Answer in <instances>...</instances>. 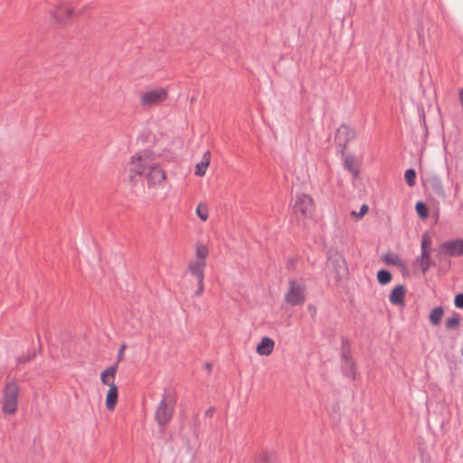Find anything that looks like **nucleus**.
Wrapping results in <instances>:
<instances>
[{
	"label": "nucleus",
	"mask_w": 463,
	"mask_h": 463,
	"mask_svg": "<svg viewBox=\"0 0 463 463\" xmlns=\"http://www.w3.org/2000/svg\"><path fill=\"white\" fill-rule=\"evenodd\" d=\"M153 161V153L149 150H142L133 156L129 163L130 181L136 182L137 177L147 171L146 176L148 186L154 187L161 184L165 179V172Z\"/></svg>",
	"instance_id": "obj_1"
},
{
	"label": "nucleus",
	"mask_w": 463,
	"mask_h": 463,
	"mask_svg": "<svg viewBox=\"0 0 463 463\" xmlns=\"http://www.w3.org/2000/svg\"><path fill=\"white\" fill-rule=\"evenodd\" d=\"M176 398L171 389H165L155 413V419L160 427L165 426L172 419Z\"/></svg>",
	"instance_id": "obj_2"
},
{
	"label": "nucleus",
	"mask_w": 463,
	"mask_h": 463,
	"mask_svg": "<svg viewBox=\"0 0 463 463\" xmlns=\"http://www.w3.org/2000/svg\"><path fill=\"white\" fill-rule=\"evenodd\" d=\"M19 386L15 382L5 384L3 392L2 410L5 414H14L17 410Z\"/></svg>",
	"instance_id": "obj_3"
},
{
	"label": "nucleus",
	"mask_w": 463,
	"mask_h": 463,
	"mask_svg": "<svg viewBox=\"0 0 463 463\" xmlns=\"http://www.w3.org/2000/svg\"><path fill=\"white\" fill-rule=\"evenodd\" d=\"M439 260H445L449 257L463 255V239L457 238L440 243L435 250Z\"/></svg>",
	"instance_id": "obj_4"
},
{
	"label": "nucleus",
	"mask_w": 463,
	"mask_h": 463,
	"mask_svg": "<svg viewBox=\"0 0 463 463\" xmlns=\"http://www.w3.org/2000/svg\"><path fill=\"white\" fill-rule=\"evenodd\" d=\"M293 212L297 216L312 218L315 212V204L311 196L306 194L297 195L293 205Z\"/></svg>",
	"instance_id": "obj_5"
},
{
	"label": "nucleus",
	"mask_w": 463,
	"mask_h": 463,
	"mask_svg": "<svg viewBox=\"0 0 463 463\" xmlns=\"http://www.w3.org/2000/svg\"><path fill=\"white\" fill-rule=\"evenodd\" d=\"M306 288L303 283L296 280L289 281V288L285 296V300L291 306H297L303 303L306 299Z\"/></svg>",
	"instance_id": "obj_6"
},
{
	"label": "nucleus",
	"mask_w": 463,
	"mask_h": 463,
	"mask_svg": "<svg viewBox=\"0 0 463 463\" xmlns=\"http://www.w3.org/2000/svg\"><path fill=\"white\" fill-rule=\"evenodd\" d=\"M355 137L354 130L346 126V125H341L335 133V145L340 147V154L341 156H345V150L347 146V144L353 140Z\"/></svg>",
	"instance_id": "obj_7"
},
{
	"label": "nucleus",
	"mask_w": 463,
	"mask_h": 463,
	"mask_svg": "<svg viewBox=\"0 0 463 463\" xmlns=\"http://www.w3.org/2000/svg\"><path fill=\"white\" fill-rule=\"evenodd\" d=\"M167 98V91L164 88L155 89L145 92L140 97V104L143 107H151L157 105Z\"/></svg>",
	"instance_id": "obj_8"
},
{
	"label": "nucleus",
	"mask_w": 463,
	"mask_h": 463,
	"mask_svg": "<svg viewBox=\"0 0 463 463\" xmlns=\"http://www.w3.org/2000/svg\"><path fill=\"white\" fill-rule=\"evenodd\" d=\"M341 368L343 373L351 379L355 378V363L353 360L347 345L344 342L341 354Z\"/></svg>",
	"instance_id": "obj_9"
},
{
	"label": "nucleus",
	"mask_w": 463,
	"mask_h": 463,
	"mask_svg": "<svg viewBox=\"0 0 463 463\" xmlns=\"http://www.w3.org/2000/svg\"><path fill=\"white\" fill-rule=\"evenodd\" d=\"M327 263L335 272V279H340L346 271V265L344 257L338 252H329L327 256Z\"/></svg>",
	"instance_id": "obj_10"
},
{
	"label": "nucleus",
	"mask_w": 463,
	"mask_h": 463,
	"mask_svg": "<svg viewBox=\"0 0 463 463\" xmlns=\"http://www.w3.org/2000/svg\"><path fill=\"white\" fill-rule=\"evenodd\" d=\"M73 14V10L71 7L60 4L55 10L52 11L51 15L55 23L62 24L67 21Z\"/></svg>",
	"instance_id": "obj_11"
},
{
	"label": "nucleus",
	"mask_w": 463,
	"mask_h": 463,
	"mask_svg": "<svg viewBox=\"0 0 463 463\" xmlns=\"http://www.w3.org/2000/svg\"><path fill=\"white\" fill-rule=\"evenodd\" d=\"M406 288L404 286L399 285L395 287L390 294L389 300L392 305L404 306V298Z\"/></svg>",
	"instance_id": "obj_12"
},
{
	"label": "nucleus",
	"mask_w": 463,
	"mask_h": 463,
	"mask_svg": "<svg viewBox=\"0 0 463 463\" xmlns=\"http://www.w3.org/2000/svg\"><path fill=\"white\" fill-rule=\"evenodd\" d=\"M117 370H118V363H116V364H112L111 366L108 367L107 369H105L100 374L101 383L109 387H111V385H116L114 381H115Z\"/></svg>",
	"instance_id": "obj_13"
},
{
	"label": "nucleus",
	"mask_w": 463,
	"mask_h": 463,
	"mask_svg": "<svg viewBox=\"0 0 463 463\" xmlns=\"http://www.w3.org/2000/svg\"><path fill=\"white\" fill-rule=\"evenodd\" d=\"M274 345H275V343L271 338H269L268 336H264L261 339V341L258 344V345L256 347V352L260 355H264V356L269 355L274 349Z\"/></svg>",
	"instance_id": "obj_14"
},
{
	"label": "nucleus",
	"mask_w": 463,
	"mask_h": 463,
	"mask_svg": "<svg viewBox=\"0 0 463 463\" xmlns=\"http://www.w3.org/2000/svg\"><path fill=\"white\" fill-rule=\"evenodd\" d=\"M206 266L205 260H195L191 261L188 265V269L190 273L194 276L198 280H203V269Z\"/></svg>",
	"instance_id": "obj_15"
},
{
	"label": "nucleus",
	"mask_w": 463,
	"mask_h": 463,
	"mask_svg": "<svg viewBox=\"0 0 463 463\" xmlns=\"http://www.w3.org/2000/svg\"><path fill=\"white\" fill-rule=\"evenodd\" d=\"M429 187H431L432 191L439 196L444 197L446 195L444 186L442 184L441 179L437 176L433 175L430 177L427 181Z\"/></svg>",
	"instance_id": "obj_16"
},
{
	"label": "nucleus",
	"mask_w": 463,
	"mask_h": 463,
	"mask_svg": "<svg viewBox=\"0 0 463 463\" xmlns=\"http://www.w3.org/2000/svg\"><path fill=\"white\" fill-rule=\"evenodd\" d=\"M118 397V387L117 385H111L109 387V392L106 397V407L109 411H113L115 409Z\"/></svg>",
	"instance_id": "obj_17"
},
{
	"label": "nucleus",
	"mask_w": 463,
	"mask_h": 463,
	"mask_svg": "<svg viewBox=\"0 0 463 463\" xmlns=\"http://www.w3.org/2000/svg\"><path fill=\"white\" fill-rule=\"evenodd\" d=\"M210 163V152L207 151L203 157L201 163L197 164L195 166L194 175L197 176H203L205 175L206 168L208 167Z\"/></svg>",
	"instance_id": "obj_18"
},
{
	"label": "nucleus",
	"mask_w": 463,
	"mask_h": 463,
	"mask_svg": "<svg viewBox=\"0 0 463 463\" xmlns=\"http://www.w3.org/2000/svg\"><path fill=\"white\" fill-rule=\"evenodd\" d=\"M416 262L419 264L421 271L425 273L430 267V257L428 250H422L420 256L417 258Z\"/></svg>",
	"instance_id": "obj_19"
},
{
	"label": "nucleus",
	"mask_w": 463,
	"mask_h": 463,
	"mask_svg": "<svg viewBox=\"0 0 463 463\" xmlns=\"http://www.w3.org/2000/svg\"><path fill=\"white\" fill-rule=\"evenodd\" d=\"M344 157L345 167L354 175H358V170L355 167V157L353 155L342 156Z\"/></svg>",
	"instance_id": "obj_20"
},
{
	"label": "nucleus",
	"mask_w": 463,
	"mask_h": 463,
	"mask_svg": "<svg viewBox=\"0 0 463 463\" xmlns=\"http://www.w3.org/2000/svg\"><path fill=\"white\" fill-rule=\"evenodd\" d=\"M443 314H444L443 307H434L430 314V322L433 326H438L441 321Z\"/></svg>",
	"instance_id": "obj_21"
},
{
	"label": "nucleus",
	"mask_w": 463,
	"mask_h": 463,
	"mask_svg": "<svg viewBox=\"0 0 463 463\" xmlns=\"http://www.w3.org/2000/svg\"><path fill=\"white\" fill-rule=\"evenodd\" d=\"M377 280L382 285H386L392 280V274L387 269H381L377 272Z\"/></svg>",
	"instance_id": "obj_22"
},
{
	"label": "nucleus",
	"mask_w": 463,
	"mask_h": 463,
	"mask_svg": "<svg viewBox=\"0 0 463 463\" xmlns=\"http://www.w3.org/2000/svg\"><path fill=\"white\" fill-rule=\"evenodd\" d=\"M415 210L418 215L422 219L427 218L429 215V209L423 202H418L415 205Z\"/></svg>",
	"instance_id": "obj_23"
},
{
	"label": "nucleus",
	"mask_w": 463,
	"mask_h": 463,
	"mask_svg": "<svg viewBox=\"0 0 463 463\" xmlns=\"http://www.w3.org/2000/svg\"><path fill=\"white\" fill-rule=\"evenodd\" d=\"M459 315L455 313L451 317L446 321V328L451 330L456 328L459 325Z\"/></svg>",
	"instance_id": "obj_24"
},
{
	"label": "nucleus",
	"mask_w": 463,
	"mask_h": 463,
	"mask_svg": "<svg viewBox=\"0 0 463 463\" xmlns=\"http://www.w3.org/2000/svg\"><path fill=\"white\" fill-rule=\"evenodd\" d=\"M404 178L409 186H414L415 185V178H416L415 170L412 168L406 170V172L404 174Z\"/></svg>",
	"instance_id": "obj_25"
},
{
	"label": "nucleus",
	"mask_w": 463,
	"mask_h": 463,
	"mask_svg": "<svg viewBox=\"0 0 463 463\" xmlns=\"http://www.w3.org/2000/svg\"><path fill=\"white\" fill-rule=\"evenodd\" d=\"M384 261L390 265H398L401 261L397 254H386L383 257Z\"/></svg>",
	"instance_id": "obj_26"
},
{
	"label": "nucleus",
	"mask_w": 463,
	"mask_h": 463,
	"mask_svg": "<svg viewBox=\"0 0 463 463\" xmlns=\"http://www.w3.org/2000/svg\"><path fill=\"white\" fill-rule=\"evenodd\" d=\"M196 213L199 218L203 221H206L208 218V211L205 205L200 203L196 208Z\"/></svg>",
	"instance_id": "obj_27"
},
{
	"label": "nucleus",
	"mask_w": 463,
	"mask_h": 463,
	"mask_svg": "<svg viewBox=\"0 0 463 463\" xmlns=\"http://www.w3.org/2000/svg\"><path fill=\"white\" fill-rule=\"evenodd\" d=\"M208 255V249L205 246L200 245L196 248V256L198 260H205Z\"/></svg>",
	"instance_id": "obj_28"
},
{
	"label": "nucleus",
	"mask_w": 463,
	"mask_h": 463,
	"mask_svg": "<svg viewBox=\"0 0 463 463\" xmlns=\"http://www.w3.org/2000/svg\"><path fill=\"white\" fill-rule=\"evenodd\" d=\"M429 243H430V237L428 234L424 233L421 237V244H420L421 251L428 250L427 246Z\"/></svg>",
	"instance_id": "obj_29"
},
{
	"label": "nucleus",
	"mask_w": 463,
	"mask_h": 463,
	"mask_svg": "<svg viewBox=\"0 0 463 463\" xmlns=\"http://www.w3.org/2000/svg\"><path fill=\"white\" fill-rule=\"evenodd\" d=\"M369 210L368 205L363 204L360 208V212L356 213L355 212H353L352 214L356 215L358 219L362 218Z\"/></svg>",
	"instance_id": "obj_30"
},
{
	"label": "nucleus",
	"mask_w": 463,
	"mask_h": 463,
	"mask_svg": "<svg viewBox=\"0 0 463 463\" xmlns=\"http://www.w3.org/2000/svg\"><path fill=\"white\" fill-rule=\"evenodd\" d=\"M454 304L458 308H463V293L456 295Z\"/></svg>",
	"instance_id": "obj_31"
},
{
	"label": "nucleus",
	"mask_w": 463,
	"mask_h": 463,
	"mask_svg": "<svg viewBox=\"0 0 463 463\" xmlns=\"http://www.w3.org/2000/svg\"><path fill=\"white\" fill-rule=\"evenodd\" d=\"M197 285H198V288L194 292V295L195 296H201L203 294V290H204L203 280H198L197 281Z\"/></svg>",
	"instance_id": "obj_32"
},
{
	"label": "nucleus",
	"mask_w": 463,
	"mask_h": 463,
	"mask_svg": "<svg viewBox=\"0 0 463 463\" xmlns=\"http://www.w3.org/2000/svg\"><path fill=\"white\" fill-rule=\"evenodd\" d=\"M125 348H126V345H121V347L119 348L118 355H117L118 361H119L123 358Z\"/></svg>",
	"instance_id": "obj_33"
},
{
	"label": "nucleus",
	"mask_w": 463,
	"mask_h": 463,
	"mask_svg": "<svg viewBox=\"0 0 463 463\" xmlns=\"http://www.w3.org/2000/svg\"><path fill=\"white\" fill-rule=\"evenodd\" d=\"M214 411H215V408L214 407H210L208 410H206L205 416L206 417H212L213 414L214 413Z\"/></svg>",
	"instance_id": "obj_34"
},
{
	"label": "nucleus",
	"mask_w": 463,
	"mask_h": 463,
	"mask_svg": "<svg viewBox=\"0 0 463 463\" xmlns=\"http://www.w3.org/2000/svg\"><path fill=\"white\" fill-rule=\"evenodd\" d=\"M459 191H460V187H459V185L458 184H456V185H455V192H454V197L455 198L458 197Z\"/></svg>",
	"instance_id": "obj_35"
},
{
	"label": "nucleus",
	"mask_w": 463,
	"mask_h": 463,
	"mask_svg": "<svg viewBox=\"0 0 463 463\" xmlns=\"http://www.w3.org/2000/svg\"><path fill=\"white\" fill-rule=\"evenodd\" d=\"M211 367H212V365H211L210 364H206V368H207L208 370H211Z\"/></svg>",
	"instance_id": "obj_36"
}]
</instances>
